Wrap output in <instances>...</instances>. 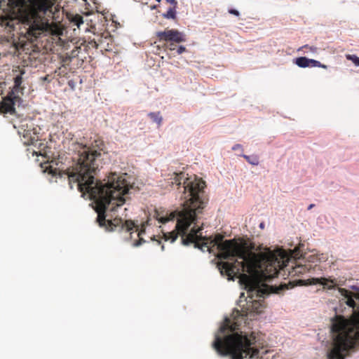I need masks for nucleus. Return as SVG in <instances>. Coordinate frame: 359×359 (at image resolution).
I'll return each instance as SVG.
<instances>
[{"mask_svg": "<svg viewBox=\"0 0 359 359\" xmlns=\"http://www.w3.org/2000/svg\"><path fill=\"white\" fill-rule=\"evenodd\" d=\"M25 74L24 70L20 71V74L17 75L14 78V86L11 93L18 95L20 93L22 94L24 88L22 86V74Z\"/></svg>", "mask_w": 359, "mask_h": 359, "instance_id": "13", "label": "nucleus"}, {"mask_svg": "<svg viewBox=\"0 0 359 359\" xmlns=\"http://www.w3.org/2000/svg\"><path fill=\"white\" fill-rule=\"evenodd\" d=\"M236 323L226 319L215 335L212 347L220 355H230L231 359H259V350L255 333L250 335L238 334Z\"/></svg>", "mask_w": 359, "mask_h": 359, "instance_id": "4", "label": "nucleus"}, {"mask_svg": "<svg viewBox=\"0 0 359 359\" xmlns=\"http://www.w3.org/2000/svg\"><path fill=\"white\" fill-rule=\"evenodd\" d=\"M332 348L327 353V359H345L349 351L359 346V310L354 311L351 320L337 316L331 326Z\"/></svg>", "mask_w": 359, "mask_h": 359, "instance_id": "6", "label": "nucleus"}, {"mask_svg": "<svg viewBox=\"0 0 359 359\" xmlns=\"http://www.w3.org/2000/svg\"><path fill=\"white\" fill-rule=\"evenodd\" d=\"M8 6L14 16L0 17V25L11 32L21 22L25 25L23 33L27 40L33 42L45 31L50 29V24L45 18L52 8L55 0H8Z\"/></svg>", "mask_w": 359, "mask_h": 359, "instance_id": "3", "label": "nucleus"}, {"mask_svg": "<svg viewBox=\"0 0 359 359\" xmlns=\"http://www.w3.org/2000/svg\"><path fill=\"white\" fill-rule=\"evenodd\" d=\"M81 150L79 151L78 158L71 167L63 171V174L68 177L71 189L73 188L72 183L76 184L77 189L81 184L90 183L104 184L101 181L95 180L94 175L96 170L101 166L102 155V151L105 148L104 141L99 137L95 138L91 147L86 145L79 144Z\"/></svg>", "mask_w": 359, "mask_h": 359, "instance_id": "5", "label": "nucleus"}, {"mask_svg": "<svg viewBox=\"0 0 359 359\" xmlns=\"http://www.w3.org/2000/svg\"><path fill=\"white\" fill-rule=\"evenodd\" d=\"M148 116L151 119L153 122L156 123L158 126L161 125L163 118L160 111L150 112L148 114Z\"/></svg>", "mask_w": 359, "mask_h": 359, "instance_id": "17", "label": "nucleus"}, {"mask_svg": "<svg viewBox=\"0 0 359 359\" xmlns=\"http://www.w3.org/2000/svg\"><path fill=\"white\" fill-rule=\"evenodd\" d=\"M233 150L241 149L243 150L242 145L240 144H236L232 147Z\"/></svg>", "mask_w": 359, "mask_h": 359, "instance_id": "28", "label": "nucleus"}, {"mask_svg": "<svg viewBox=\"0 0 359 359\" xmlns=\"http://www.w3.org/2000/svg\"><path fill=\"white\" fill-rule=\"evenodd\" d=\"M228 12L230 14L234 15L237 17H238L240 15V13L236 9L230 8V9H229Z\"/></svg>", "mask_w": 359, "mask_h": 359, "instance_id": "25", "label": "nucleus"}, {"mask_svg": "<svg viewBox=\"0 0 359 359\" xmlns=\"http://www.w3.org/2000/svg\"><path fill=\"white\" fill-rule=\"evenodd\" d=\"M175 50L178 55H180V54L184 53L187 50V49L184 46H180L177 47Z\"/></svg>", "mask_w": 359, "mask_h": 359, "instance_id": "24", "label": "nucleus"}, {"mask_svg": "<svg viewBox=\"0 0 359 359\" xmlns=\"http://www.w3.org/2000/svg\"><path fill=\"white\" fill-rule=\"evenodd\" d=\"M20 100L19 95L10 93L2 101L1 108L6 113L12 114L15 111L14 105Z\"/></svg>", "mask_w": 359, "mask_h": 359, "instance_id": "10", "label": "nucleus"}, {"mask_svg": "<svg viewBox=\"0 0 359 359\" xmlns=\"http://www.w3.org/2000/svg\"><path fill=\"white\" fill-rule=\"evenodd\" d=\"M101 43V38L98 37L97 39H93L88 41V47H91L93 48H97L100 46V43Z\"/></svg>", "mask_w": 359, "mask_h": 359, "instance_id": "21", "label": "nucleus"}, {"mask_svg": "<svg viewBox=\"0 0 359 359\" xmlns=\"http://www.w3.org/2000/svg\"><path fill=\"white\" fill-rule=\"evenodd\" d=\"M290 283L292 284V287L295 285L302 286L320 284L324 288H327L328 290L334 289L337 285H339L337 279L331 278H311L306 280L299 279L298 280L290 282Z\"/></svg>", "mask_w": 359, "mask_h": 359, "instance_id": "7", "label": "nucleus"}, {"mask_svg": "<svg viewBox=\"0 0 359 359\" xmlns=\"http://www.w3.org/2000/svg\"><path fill=\"white\" fill-rule=\"evenodd\" d=\"M259 227H260L261 229H263L264 228V222H262V223L259 224Z\"/></svg>", "mask_w": 359, "mask_h": 359, "instance_id": "31", "label": "nucleus"}, {"mask_svg": "<svg viewBox=\"0 0 359 359\" xmlns=\"http://www.w3.org/2000/svg\"><path fill=\"white\" fill-rule=\"evenodd\" d=\"M21 123H23L24 124H25V128H29L30 127V123L27 122V121H21Z\"/></svg>", "mask_w": 359, "mask_h": 359, "instance_id": "29", "label": "nucleus"}, {"mask_svg": "<svg viewBox=\"0 0 359 359\" xmlns=\"http://www.w3.org/2000/svg\"><path fill=\"white\" fill-rule=\"evenodd\" d=\"M156 1L157 2H160V1H161V0H156Z\"/></svg>", "mask_w": 359, "mask_h": 359, "instance_id": "32", "label": "nucleus"}, {"mask_svg": "<svg viewBox=\"0 0 359 359\" xmlns=\"http://www.w3.org/2000/svg\"><path fill=\"white\" fill-rule=\"evenodd\" d=\"M69 21L74 25H76L78 28L83 24V17L79 14L69 15H68Z\"/></svg>", "mask_w": 359, "mask_h": 359, "instance_id": "16", "label": "nucleus"}, {"mask_svg": "<svg viewBox=\"0 0 359 359\" xmlns=\"http://www.w3.org/2000/svg\"><path fill=\"white\" fill-rule=\"evenodd\" d=\"M127 174L118 175L111 173L104 184L86 183L79 185V191L83 196H87L95 204V210L97 213V221L100 226H104L109 231L116 228L126 229L127 232L135 226L131 220L123 221L121 218L107 219L106 212H114L116 208L123 205L126 202L125 195L130 187L126 180Z\"/></svg>", "mask_w": 359, "mask_h": 359, "instance_id": "2", "label": "nucleus"}, {"mask_svg": "<svg viewBox=\"0 0 359 359\" xmlns=\"http://www.w3.org/2000/svg\"><path fill=\"white\" fill-rule=\"evenodd\" d=\"M144 233V230H141L138 232L137 236L139 237V240L134 243V244H133L134 246L137 247V246L140 245L142 243L145 242L144 240L140 237L142 233Z\"/></svg>", "mask_w": 359, "mask_h": 359, "instance_id": "23", "label": "nucleus"}, {"mask_svg": "<svg viewBox=\"0 0 359 359\" xmlns=\"http://www.w3.org/2000/svg\"><path fill=\"white\" fill-rule=\"evenodd\" d=\"M165 1L168 3H170V4H172L173 6L172 8L177 7V1H175V0H165Z\"/></svg>", "mask_w": 359, "mask_h": 359, "instance_id": "27", "label": "nucleus"}, {"mask_svg": "<svg viewBox=\"0 0 359 359\" xmlns=\"http://www.w3.org/2000/svg\"><path fill=\"white\" fill-rule=\"evenodd\" d=\"M346 58L351 61L355 66L359 67V57L355 55L346 54Z\"/></svg>", "mask_w": 359, "mask_h": 359, "instance_id": "20", "label": "nucleus"}, {"mask_svg": "<svg viewBox=\"0 0 359 359\" xmlns=\"http://www.w3.org/2000/svg\"><path fill=\"white\" fill-rule=\"evenodd\" d=\"M295 64L298 67H302V68H306L308 67H321L323 69L327 68V65L320 63L319 61L313 60V59H309L306 57H299L296 58Z\"/></svg>", "mask_w": 359, "mask_h": 359, "instance_id": "11", "label": "nucleus"}, {"mask_svg": "<svg viewBox=\"0 0 359 359\" xmlns=\"http://www.w3.org/2000/svg\"><path fill=\"white\" fill-rule=\"evenodd\" d=\"M309 271V268L305 265H297L292 268V271H290V273L292 276H299L300 274H304Z\"/></svg>", "mask_w": 359, "mask_h": 359, "instance_id": "14", "label": "nucleus"}, {"mask_svg": "<svg viewBox=\"0 0 359 359\" xmlns=\"http://www.w3.org/2000/svg\"><path fill=\"white\" fill-rule=\"evenodd\" d=\"M168 48L169 50H175L176 48H177V46L175 44H174L173 42H170L168 45Z\"/></svg>", "mask_w": 359, "mask_h": 359, "instance_id": "26", "label": "nucleus"}, {"mask_svg": "<svg viewBox=\"0 0 359 359\" xmlns=\"http://www.w3.org/2000/svg\"><path fill=\"white\" fill-rule=\"evenodd\" d=\"M154 217L161 223L165 224V222L174 219L175 215L173 213H170L169 217L163 216L158 210H155Z\"/></svg>", "mask_w": 359, "mask_h": 359, "instance_id": "15", "label": "nucleus"}, {"mask_svg": "<svg viewBox=\"0 0 359 359\" xmlns=\"http://www.w3.org/2000/svg\"><path fill=\"white\" fill-rule=\"evenodd\" d=\"M156 37L159 41L181 43L186 41L185 35L177 29H165L164 31L157 32Z\"/></svg>", "mask_w": 359, "mask_h": 359, "instance_id": "8", "label": "nucleus"}, {"mask_svg": "<svg viewBox=\"0 0 359 359\" xmlns=\"http://www.w3.org/2000/svg\"><path fill=\"white\" fill-rule=\"evenodd\" d=\"M163 17L167 19L176 18V8H170L165 13H163Z\"/></svg>", "mask_w": 359, "mask_h": 359, "instance_id": "19", "label": "nucleus"}, {"mask_svg": "<svg viewBox=\"0 0 359 359\" xmlns=\"http://www.w3.org/2000/svg\"><path fill=\"white\" fill-rule=\"evenodd\" d=\"M168 180L172 185L175 184L182 189L180 200L183 208L178 215L177 232L173 231L165 234V240L173 243L180 234L184 245L194 243L195 248L203 252L206 250L211 253L216 247L219 252L217 257L221 259L217 266L221 275L227 276L229 280H233L235 277L239 278L247 290L248 302L252 303L251 311L261 313L262 304L259 300H254L255 297H264L266 294L279 293L287 288L286 284L276 287L264 283L269 282L278 275L276 264L279 265L280 262L275 253L272 251L253 252L254 245L248 246L245 241L238 242L235 238L223 241L224 236L219 233L214 237L198 235L201 227L196 229L194 226L187 233L189 227L193 223L196 224L198 215L205 207L206 201L203 198L205 183L196 177L191 180L184 172H175Z\"/></svg>", "mask_w": 359, "mask_h": 359, "instance_id": "1", "label": "nucleus"}, {"mask_svg": "<svg viewBox=\"0 0 359 359\" xmlns=\"http://www.w3.org/2000/svg\"><path fill=\"white\" fill-rule=\"evenodd\" d=\"M314 205H315L314 204L309 205V206L308 207V210H309L312 209L314 207Z\"/></svg>", "mask_w": 359, "mask_h": 359, "instance_id": "30", "label": "nucleus"}, {"mask_svg": "<svg viewBox=\"0 0 359 359\" xmlns=\"http://www.w3.org/2000/svg\"><path fill=\"white\" fill-rule=\"evenodd\" d=\"M29 128H25V124L20 123L18 126V134L22 136L23 143L26 145L33 144L37 140L36 133L34 131L33 123L29 121Z\"/></svg>", "mask_w": 359, "mask_h": 359, "instance_id": "9", "label": "nucleus"}, {"mask_svg": "<svg viewBox=\"0 0 359 359\" xmlns=\"http://www.w3.org/2000/svg\"><path fill=\"white\" fill-rule=\"evenodd\" d=\"M241 156L251 165H257L259 163V157L257 155L248 156L243 154Z\"/></svg>", "mask_w": 359, "mask_h": 359, "instance_id": "18", "label": "nucleus"}, {"mask_svg": "<svg viewBox=\"0 0 359 359\" xmlns=\"http://www.w3.org/2000/svg\"><path fill=\"white\" fill-rule=\"evenodd\" d=\"M305 49V53L311 52L316 53L317 52L318 48L315 46H309V45H305L299 48V51Z\"/></svg>", "mask_w": 359, "mask_h": 359, "instance_id": "22", "label": "nucleus"}, {"mask_svg": "<svg viewBox=\"0 0 359 359\" xmlns=\"http://www.w3.org/2000/svg\"><path fill=\"white\" fill-rule=\"evenodd\" d=\"M341 294L346 298V304L353 309L358 307L359 309V294H353L351 292L344 289L339 288Z\"/></svg>", "mask_w": 359, "mask_h": 359, "instance_id": "12", "label": "nucleus"}]
</instances>
